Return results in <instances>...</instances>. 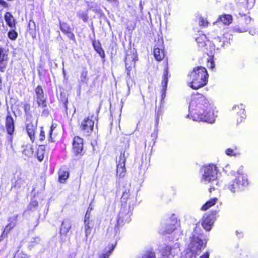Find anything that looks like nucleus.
<instances>
[{
	"label": "nucleus",
	"mask_w": 258,
	"mask_h": 258,
	"mask_svg": "<svg viewBox=\"0 0 258 258\" xmlns=\"http://www.w3.org/2000/svg\"><path fill=\"white\" fill-rule=\"evenodd\" d=\"M209 101L203 95L198 94L194 95L189 106L191 117L194 121L207 122L213 123L216 116Z\"/></svg>",
	"instance_id": "nucleus-1"
},
{
	"label": "nucleus",
	"mask_w": 258,
	"mask_h": 258,
	"mask_svg": "<svg viewBox=\"0 0 258 258\" xmlns=\"http://www.w3.org/2000/svg\"><path fill=\"white\" fill-rule=\"evenodd\" d=\"M208 78L207 70L202 67H197L188 74L187 84L193 89H198L207 84Z\"/></svg>",
	"instance_id": "nucleus-2"
},
{
	"label": "nucleus",
	"mask_w": 258,
	"mask_h": 258,
	"mask_svg": "<svg viewBox=\"0 0 258 258\" xmlns=\"http://www.w3.org/2000/svg\"><path fill=\"white\" fill-rule=\"evenodd\" d=\"M249 185L247 174L242 170H239L235 174V178L225 185V188L232 193H235L244 190Z\"/></svg>",
	"instance_id": "nucleus-3"
},
{
	"label": "nucleus",
	"mask_w": 258,
	"mask_h": 258,
	"mask_svg": "<svg viewBox=\"0 0 258 258\" xmlns=\"http://www.w3.org/2000/svg\"><path fill=\"white\" fill-rule=\"evenodd\" d=\"M202 172H203L201 178V182L205 184L211 183L214 187V185H217L218 182L217 178V169L216 166L214 164H210L207 166H204L202 168ZM214 190V187L213 188L210 187L209 191L211 192L212 190Z\"/></svg>",
	"instance_id": "nucleus-4"
},
{
	"label": "nucleus",
	"mask_w": 258,
	"mask_h": 258,
	"mask_svg": "<svg viewBox=\"0 0 258 258\" xmlns=\"http://www.w3.org/2000/svg\"><path fill=\"white\" fill-rule=\"evenodd\" d=\"M137 60V55L136 53L130 52L126 54L125 62L128 77L126 82L129 90L135 84L134 80L131 77L130 72L132 69L135 67V63Z\"/></svg>",
	"instance_id": "nucleus-5"
},
{
	"label": "nucleus",
	"mask_w": 258,
	"mask_h": 258,
	"mask_svg": "<svg viewBox=\"0 0 258 258\" xmlns=\"http://www.w3.org/2000/svg\"><path fill=\"white\" fill-rule=\"evenodd\" d=\"M206 241L201 239L199 235L194 234L191 238L188 247L193 253L197 254L206 247Z\"/></svg>",
	"instance_id": "nucleus-6"
},
{
	"label": "nucleus",
	"mask_w": 258,
	"mask_h": 258,
	"mask_svg": "<svg viewBox=\"0 0 258 258\" xmlns=\"http://www.w3.org/2000/svg\"><path fill=\"white\" fill-rule=\"evenodd\" d=\"M131 213L128 210L122 208L116 219V224L114 227V236L116 237L119 231L120 226L125 222H128Z\"/></svg>",
	"instance_id": "nucleus-7"
},
{
	"label": "nucleus",
	"mask_w": 258,
	"mask_h": 258,
	"mask_svg": "<svg viewBox=\"0 0 258 258\" xmlns=\"http://www.w3.org/2000/svg\"><path fill=\"white\" fill-rule=\"evenodd\" d=\"M128 155L125 151L121 152L117 161L116 175L119 178H123L126 175L125 162Z\"/></svg>",
	"instance_id": "nucleus-8"
},
{
	"label": "nucleus",
	"mask_w": 258,
	"mask_h": 258,
	"mask_svg": "<svg viewBox=\"0 0 258 258\" xmlns=\"http://www.w3.org/2000/svg\"><path fill=\"white\" fill-rule=\"evenodd\" d=\"M217 212L214 211L210 213H207L203 216L202 226L206 231H210L216 219Z\"/></svg>",
	"instance_id": "nucleus-9"
},
{
	"label": "nucleus",
	"mask_w": 258,
	"mask_h": 258,
	"mask_svg": "<svg viewBox=\"0 0 258 258\" xmlns=\"http://www.w3.org/2000/svg\"><path fill=\"white\" fill-rule=\"evenodd\" d=\"M94 122L89 117H85L80 124V129L85 136H89L93 130Z\"/></svg>",
	"instance_id": "nucleus-10"
},
{
	"label": "nucleus",
	"mask_w": 258,
	"mask_h": 258,
	"mask_svg": "<svg viewBox=\"0 0 258 258\" xmlns=\"http://www.w3.org/2000/svg\"><path fill=\"white\" fill-rule=\"evenodd\" d=\"M8 50L0 47V71L5 72L9 62Z\"/></svg>",
	"instance_id": "nucleus-11"
},
{
	"label": "nucleus",
	"mask_w": 258,
	"mask_h": 258,
	"mask_svg": "<svg viewBox=\"0 0 258 258\" xmlns=\"http://www.w3.org/2000/svg\"><path fill=\"white\" fill-rule=\"evenodd\" d=\"M71 227L72 224L70 220L65 219L62 221L60 227V234L62 238H63V237H66Z\"/></svg>",
	"instance_id": "nucleus-12"
},
{
	"label": "nucleus",
	"mask_w": 258,
	"mask_h": 258,
	"mask_svg": "<svg viewBox=\"0 0 258 258\" xmlns=\"http://www.w3.org/2000/svg\"><path fill=\"white\" fill-rule=\"evenodd\" d=\"M73 150L76 154L81 153L83 150V139L78 137H75L73 139Z\"/></svg>",
	"instance_id": "nucleus-13"
},
{
	"label": "nucleus",
	"mask_w": 258,
	"mask_h": 258,
	"mask_svg": "<svg viewBox=\"0 0 258 258\" xmlns=\"http://www.w3.org/2000/svg\"><path fill=\"white\" fill-rule=\"evenodd\" d=\"M161 46L159 47L155 46L154 50V55L155 58L157 61H161L164 57V52L163 50V41H161L159 42Z\"/></svg>",
	"instance_id": "nucleus-14"
},
{
	"label": "nucleus",
	"mask_w": 258,
	"mask_h": 258,
	"mask_svg": "<svg viewBox=\"0 0 258 258\" xmlns=\"http://www.w3.org/2000/svg\"><path fill=\"white\" fill-rule=\"evenodd\" d=\"M168 68L167 67L164 70L163 79L162 81V98H164L165 96V93L167 89V86L168 84Z\"/></svg>",
	"instance_id": "nucleus-15"
},
{
	"label": "nucleus",
	"mask_w": 258,
	"mask_h": 258,
	"mask_svg": "<svg viewBox=\"0 0 258 258\" xmlns=\"http://www.w3.org/2000/svg\"><path fill=\"white\" fill-rule=\"evenodd\" d=\"M6 127L7 133L12 135L14 131V124L13 119L10 115H7L6 117Z\"/></svg>",
	"instance_id": "nucleus-16"
},
{
	"label": "nucleus",
	"mask_w": 258,
	"mask_h": 258,
	"mask_svg": "<svg viewBox=\"0 0 258 258\" xmlns=\"http://www.w3.org/2000/svg\"><path fill=\"white\" fill-rule=\"evenodd\" d=\"M117 245L116 239L113 241L112 243L110 244L106 248V251L105 253L103 254L100 256V258H108L113 251Z\"/></svg>",
	"instance_id": "nucleus-17"
},
{
	"label": "nucleus",
	"mask_w": 258,
	"mask_h": 258,
	"mask_svg": "<svg viewBox=\"0 0 258 258\" xmlns=\"http://www.w3.org/2000/svg\"><path fill=\"white\" fill-rule=\"evenodd\" d=\"M5 20L7 25L11 28L15 27V19L13 16L9 12H7L4 16Z\"/></svg>",
	"instance_id": "nucleus-18"
},
{
	"label": "nucleus",
	"mask_w": 258,
	"mask_h": 258,
	"mask_svg": "<svg viewBox=\"0 0 258 258\" xmlns=\"http://www.w3.org/2000/svg\"><path fill=\"white\" fill-rule=\"evenodd\" d=\"M221 22L224 25H228L232 23V16L228 14H225L220 16L218 20V22Z\"/></svg>",
	"instance_id": "nucleus-19"
},
{
	"label": "nucleus",
	"mask_w": 258,
	"mask_h": 258,
	"mask_svg": "<svg viewBox=\"0 0 258 258\" xmlns=\"http://www.w3.org/2000/svg\"><path fill=\"white\" fill-rule=\"evenodd\" d=\"M17 217H15L13 221H11L4 228L2 235V236H7V234L12 229L16 224Z\"/></svg>",
	"instance_id": "nucleus-20"
},
{
	"label": "nucleus",
	"mask_w": 258,
	"mask_h": 258,
	"mask_svg": "<svg viewBox=\"0 0 258 258\" xmlns=\"http://www.w3.org/2000/svg\"><path fill=\"white\" fill-rule=\"evenodd\" d=\"M35 126L32 123H30L27 124L26 126V130L30 139L33 142L34 140V132Z\"/></svg>",
	"instance_id": "nucleus-21"
},
{
	"label": "nucleus",
	"mask_w": 258,
	"mask_h": 258,
	"mask_svg": "<svg viewBox=\"0 0 258 258\" xmlns=\"http://www.w3.org/2000/svg\"><path fill=\"white\" fill-rule=\"evenodd\" d=\"M25 185V182L24 177L20 175V176H17V179L15 181L14 184H13V187L21 188V187H24Z\"/></svg>",
	"instance_id": "nucleus-22"
},
{
	"label": "nucleus",
	"mask_w": 258,
	"mask_h": 258,
	"mask_svg": "<svg viewBox=\"0 0 258 258\" xmlns=\"http://www.w3.org/2000/svg\"><path fill=\"white\" fill-rule=\"evenodd\" d=\"M217 201L218 199L217 198L211 199L202 207L201 210L203 211L207 210L211 206L214 205Z\"/></svg>",
	"instance_id": "nucleus-23"
},
{
	"label": "nucleus",
	"mask_w": 258,
	"mask_h": 258,
	"mask_svg": "<svg viewBox=\"0 0 258 258\" xmlns=\"http://www.w3.org/2000/svg\"><path fill=\"white\" fill-rule=\"evenodd\" d=\"M92 223H87L86 221L84 223V232L85 233V238L88 239L89 236L91 234L92 229L93 227Z\"/></svg>",
	"instance_id": "nucleus-24"
},
{
	"label": "nucleus",
	"mask_w": 258,
	"mask_h": 258,
	"mask_svg": "<svg viewBox=\"0 0 258 258\" xmlns=\"http://www.w3.org/2000/svg\"><path fill=\"white\" fill-rule=\"evenodd\" d=\"M225 154L229 156L236 157L240 155V153L238 150V148L235 147L234 149L228 148L226 149Z\"/></svg>",
	"instance_id": "nucleus-25"
},
{
	"label": "nucleus",
	"mask_w": 258,
	"mask_h": 258,
	"mask_svg": "<svg viewBox=\"0 0 258 258\" xmlns=\"http://www.w3.org/2000/svg\"><path fill=\"white\" fill-rule=\"evenodd\" d=\"M77 16L80 19H82L84 22L88 21V10L85 11L80 10L77 12Z\"/></svg>",
	"instance_id": "nucleus-26"
},
{
	"label": "nucleus",
	"mask_w": 258,
	"mask_h": 258,
	"mask_svg": "<svg viewBox=\"0 0 258 258\" xmlns=\"http://www.w3.org/2000/svg\"><path fill=\"white\" fill-rule=\"evenodd\" d=\"M47 98L45 96L36 98V101L38 106L41 108H45L47 106Z\"/></svg>",
	"instance_id": "nucleus-27"
},
{
	"label": "nucleus",
	"mask_w": 258,
	"mask_h": 258,
	"mask_svg": "<svg viewBox=\"0 0 258 258\" xmlns=\"http://www.w3.org/2000/svg\"><path fill=\"white\" fill-rule=\"evenodd\" d=\"M237 109H239L240 111L237 113L238 114L241 115V118H245V114L244 113V106L243 105L241 104L240 105H235L233 107V110H237Z\"/></svg>",
	"instance_id": "nucleus-28"
},
{
	"label": "nucleus",
	"mask_w": 258,
	"mask_h": 258,
	"mask_svg": "<svg viewBox=\"0 0 258 258\" xmlns=\"http://www.w3.org/2000/svg\"><path fill=\"white\" fill-rule=\"evenodd\" d=\"M60 29L64 33L66 34L71 31V28L68 24L64 22H59Z\"/></svg>",
	"instance_id": "nucleus-29"
},
{
	"label": "nucleus",
	"mask_w": 258,
	"mask_h": 258,
	"mask_svg": "<svg viewBox=\"0 0 258 258\" xmlns=\"http://www.w3.org/2000/svg\"><path fill=\"white\" fill-rule=\"evenodd\" d=\"M38 202L34 200H32L27 207V210L30 211H34L36 210L38 206Z\"/></svg>",
	"instance_id": "nucleus-30"
},
{
	"label": "nucleus",
	"mask_w": 258,
	"mask_h": 258,
	"mask_svg": "<svg viewBox=\"0 0 258 258\" xmlns=\"http://www.w3.org/2000/svg\"><path fill=\"white\" fill-rule=\"evenodd\" d=\"M206 39V37L205 35H202L196 39V41L198 44L199 47H202L207 45L205 42V40Z\"/></svg>",
	"instance_id": "nucleus-31"
},
{
	"label": "nucleus",
	"mask_w": 258,
	"mask_h": 258,
	"mask_svg": "<svg viewBox=\"0 0 258 258\" xmlns=\"http://www.w3.org/2000/svg\"><path fill=\"white\" fill-rule=\"evenodd\" d=\"M69 177V173L66 171L60 170L59 172V179L61 182L65 181Z\"/></svg>",
	"instance_id": "nucleus-32"
},
{
	"label": "nucleus",
	"mask_w": 258,
	"mask_h": 258,
	"mask_svg": "<svg viewBox=\"0 0 258 258\" xmlns=\"http://www.w3.org/2000/svg\"><path fill=\"white\" fill-rule=\"evenodd\" d=\"M35 92L36 94V98L45 96L43 90L41 86L39 85L35 88Z\"/></svg>",
	"instance_id": "nucleus-33"
},
{
	"label": "nucleus",
	"mask_w": 258,
	"mask_h": 258,
	"mask_svg": "<svg viewBox=\"0 0 258 258\" xmlns=\"http://www.w3.org/2000/svg\"><path fill=\"white\" fill-rule=\"evenodd\" d=\"M24 110L25 112V115L27 117V119H28L29 118L32 117L30 104H25V105L24 106Z\"/></svg>",
	"instance_id": "nucleus-34"
},
{
	"label": "nucleus",
	"mask_w": 258,
	"mask_h": 258,
	"mask_svg": "<svg viewBox=\"0 0 258 258\" xmlns=\"http://www.w3.org/2000/svg\"><path fill=\"white\" fill-rule=\"evenodd\" d=\"M130 195L128 191H125L124 192L122 195L121 198V202L122 203L126 204L128 200L130 201L131 200V198H130Z\"/></svg>",
	"instance_id": "nucleus-35"
},
{
	"label": "nucleus",
	"mask_w": 258,
	"mask_h": 258,
	"mask_svg": "<svg viewBox=\"0 0 258 258\" xmlns=\"http://www.w3.org/2000/svg\"><path fill=\"white\" fill-rule=\"evenodd\" d=\"M88 7L87 10H92L93 11H97V4L96 3L91 2H86Z\"/></svg>",
	"instance_id": "nucleus-36"
},
{
	"label": "nucleus",
	"mask_w": 258,
	"mask_h": 258,
	"mask_svg": "<svg viewBox=\"0 0 258 258\" xmlns=\"http://www.w3.org/2000/svg\"><path fill=\"white\" fill-rule=\"evenodd\" d=\"M17 33L14 30H11L9 32L8 36L9 38L11 40H15L17 37Z\"/></svg>",
	"instance_id": "nucleus-37"
},
{
	"label": "nucleus",
	"mask_w": 258,
	"mask_h": 258,
	"mask_svg": "<svg viewBox=\"0 0 258 258\" xmlns=\"http://www.w3.org/2000/svg\"><path fill=\"white\" fill-rule=\"evenodd\" d=\"M45 147L43 145H40L38 150V159L39 161H42L44 158L43 154H42L41 155L39 154L40 151H43L44 150Z\"/></svg>",
	"instance_id": "nucleus-38"
},
{
	"label": "nucleus",
	"mask_w": 258,
	"mask_h": 258,
	"mask_svg": "<svg viewBox=\"0 0 258 258\" xmlns=\"http://www.w3.org/2000/svg\"><path fill=\"white\" fill-rule=\"evenodd\" d=\"M94 47L95 50L100 55H101V53H103V51L102 49L101 48L99 43L96 44L95 43H93Z\"/></svg>",
	"instance_id": "nucleus-39"
},
{
	"label": "nucleus",
	"mask_w": 258,
	"mask_h": 258,
	"mask_svg": "<svg viewBox=\"0 0 258 258\" xmlns=\"http://www.w3.org/2000/svg\"><path fill=\"white\" fill-rule=\"evenodd\" d=\"M143 258H156V256L154 252L148 251Z\"/></svg>",
	"instance_id": "nucleus-40"
},
{
	"label": "nucleus",
	"mask_w": 258,
	"mask_h": 258,
	"mask_svg": "<svg viewBox=\"0 0 258 258\" xmlns=\"http://www.w3.org/2000/svg\"><path fill=\"white\" fill-rule=\"evenodd\" d=\"M56 127L55 126H54V124H52L51 126L50 131H49V135L48 137V140L51 142H54L52 138V134L53 132V130Z\"/></svg>",
	"instance_id": "nucleus-41"
},
{
	"label": "nucleus",
	"mask_w": 258,
	"mask_h": 258,
	"mask_svg": "<svg viewBox=\"0 0 258 258\" xmlns=\"http://www.w3.org/2000/svg\"><path fill=\"white\" fill-rule=\"evenodd\" d=\"M89 219H90V212L89 211V209H88L86 212V213L85 215L84 223H85L86 221L87 223H92L89 220Z\"/></svg>",
	"instance_id": "nucleus-42"
},
{
	"label": "nucleus",
	"mask_w": 258,
	"mask_h": 258,
	"mask_svg": "<svg viewBox=\"0 0 258 258\" xmlns=\"http://www.w3.org/2000/svg\"><path fill=\"white\" fill-rule=\"evenodd\" d=\"M199 23L200 26H206L208 24V22L204 20L203 18H200Z\"/></svg>",
	"instance_id": "nucleus-43"
},
{
	"label": "nucleus",
	"mask_w": 258,
	"mask_h": 258,
	"mask_svg": "<svg viewBox=\"0 0 258 258\" xmlns=\"http://www.w3.org/2000/svg\"><path fill=\"white\" fill-rule=\"evenodd\" d=\"M87 72H83L81 75V80L82 82H85L86 81Z\"/></svg>",
	"instance_id": "nucleus-44"
},
{
	"label": "nucleus",
	"mask_w": 258,
	"mask_h": 258,
	"mask_svg": "<svg viewBox=\"0 0 258 258\" xmlns=\"http://www.w3.org/2000/svg\"><path fill=\"white\" fill-rule=\"evenodd\" d=\"M39 139L41 141H43L45 139V133L44 131L43 130L42 127H41V132L39 135Z\"/></svg>",
	"instance_id": "nucleus-45"
},
{
	"label": "nucleus",
	"mask_w": 258,
	"mask_h": 258,
	"mask_svg": "<svg viewBox=\"0 0 258 258\" xmlns=\"http://www.w3.org/2000/svg\"><path fill=\"white\" fill-rule=\"evenodd\" d=\"M17 258H29V256L26 253L21 252L18 254Z\"/></svg>",
	"instance_id": "nucleus-46"
},
{
	"label": "nucleus",
	"mask_w": 258,
	"mask_h": 258,
	"mask_svg": "<svg viewBox=\"0 0 258 258\" xmlns=\"http://www.w3.org/2000/svg\"><path fill=\"white\" fill-rule=\"evenodd\" d=\"M66 34H67L68 37L70 39H71L72 40H74L75 39V36H74V34L71 32V30L70 31V32L69 33H66Z\"/></svg>",
	"instance_id": "nucleus-47"
},
{
	"label": "nucleus",
	"mask_w": 258,
	"mask_h": 258,
	"mask_svg": "<svg viewBox=\"0 0 258 258\" xmlns=\"http://www.w3.org/2000/svg\"><path fill=\"white\" fill-rule=\"evenodd\" d=\"M40 241V239L38 237L36 238L33 241L31 242V246H34L35 243H38Z\"/></svg>",
	"instance_id": "nucleus-48"
},
{
	"label": "nucleus",
	"mask_w": 258,
	"mask_h": 258,
	"mask_svg": "<svg viewBox=\"0 0 258 258\" xmlns=\"http://www.w3.org/2000/svg\"><path fill=\"white\" fill-rule=\"evenodd\" d=\"M174 225H171L170 228L169 229H167L166 231V233H170V232H172L174 230Z\"/></svg>",
	"instance_id": "nucleus-49"
},
{
	"label": "nucleus",
	"mask_w": 258,
	"mask_h": 258,
	"mask_svg": "<svg viewBox=\"0 0 258 258\" xmlns=\"http://www.w3.org/2000/svg\"><path fill=\"white\" fill-rule=\"evenodd\" d=\"M199 258H209V253L208 252H206Z\"/></svg>",
	"instance_id": "nucleus-50"
},
{
	"label": "nucleus",
	"mask_w": 258,
	"mask_h": 258,
	"mask_svg": "<svg viewBox=\"0 0 258 258\" xmlns=\"http://www.w3.org/2000/svg\"><path fill=\"white\" fill-rule=\"evenodd\" d=\"M208 65V67L211 69H213L215 67V64L213 61H209Z\"/></svg>",
	"instance_id": "nucleus-51"
},
{
	"label": "nucleus",
	"mask_w": 258,
	"mask_h": 258,
	"mask_svg": "<svg viewBox=\"0 0 258 258\" xmlns=\"http://www.w3.org/2000/svg\"><path fill=\"white\" fill-rule=\"evenodd\" d=\"M1 5L4 7H6L8 6V4L5 1H4L3 2H1Z\"/></svg>",
	"instance_id": "nucleus-52"
},
{
	"label": "nucleus",
	"mask_w": 258,
	"mask_h": 258,
	"mask_svg": "<svg viewBox=\"0 0 258 258\" xmlns=\"http://www.w3.org/2000/svg\"><path fill=\"white\" fill-rule=\"evenodd\" d=\"M236 233H237V234H240V235L239 236V238L241 237H242L243 234H242V232L239 233L238 231H236Z\"/></svg>",
	"instance_id": "nucleus-53"
},
{
	"label": "nucleus",
	"mask_w": 258,
	"mask_h": 258,
	"mask_svg": "<svg viewBox=\"0 0 258 258\" xmlns=\"http://www.w3.org/2000/svg\"><path fill=\"white\" fill-rule=\"evenodd\" d=\"M109 2H112V3H116L117 2V0H107Z\"/></svg>",
	"instance_id": "nucleus-54"
},
{
	"label": "nucleus",
	"mask_w": 258,
	"mask_h": 258,
	"mask_svg": "<svg viewBox=\"0 0 258 258\" xmlns=\"http://www.w3.org/2000/svg\"><path fill=\"white\" fill-rule=\"evenodd\" d=\"M158 121H159V116H157V118H156V124L157 125L158 123Z\"/></svg>",
	"instance_id": "nucleus-55"
},
{
	"label": "nucleus",
	"mask_w": 258,
	"mask_h": 258,
	"mask_svg": "<svg viewBox=\"0 0 258 258\" xmlns=\"http://www.w3.org/2000/svg\"><path fill=\"white\" fill-rule=\"evenodd\" d=\"M32 22L33 23H34V22L33 21H30V22H29V26L31 25V22Z\"/></svg>",
	"instance_id": "nucleus-56"
},
{
	"label": "nucleus",
	"mask_w": 258,
	"mask_h": 258,
	"mask_svg": "<svg viewBox=\"0 0 258 258\" xmlns=\"http://www.w3.org/2000/svg\"><path fill=\"white\" fill-rule=\"evenodd\" d=\"M90 209V210H92V207H90V206H89V207L88 209L89 210Z\"/></svg>",
	"instance_id": "nucleus-57"
},
{
	"label": "nucleus",
	"mask_w": 258,
	"mask_h": 258,
	"mask_svg": "<svg viewBox=\"0 0 258 258\" xmlns=\"http://www.w3.org/2000/svg\"><path fill=\"white\" fill-rule=\"evenodd\" d=\"M63 74H65V71H64V69H63Z\"/></svg>",
	"instance_id": "nucleus-58"
},
{
	"label": "nucleus",
	"mask_w": 258,
	"mask_h": 258,
	"mask_svg": "<svg viewBox=\"0 0 258 258\" xmlns=\"http://www.w3.org/2000/svg\"><path fill=\"white\" fill-rule=\"evenodd\" d=\"M4 0H0V4H1V2H3Z\"/></svg>",
	"instance_id": "nucleus-59"
},
{
	"label": "nucleus",
	"mask_w": 258,
	"mask_h": 258,
	"mask_svg": "<svg viewBox=\"0 0 258 258\" xmlns=\"http://www.w3.org/2000/svg\"><path fill=\"white\" fill-rule=\"evenodd\" d=\"M171 217H175V215H172Z\"/></svg>",
	"instance_id": "nucleus-60"
},
{
	"label": "nucleus",
	"mask_w": 258,
	"mask_h": 258,
	"mask_svg": "<svg viewBox=\"0 0 258 258\" xmlns=\"http://www.w3.org/2000/svg\"><path fill=\"white\" fill-rule=\"evenodd\" d=\"M90 258H93V257H90Z\"/></svg>",
	"instance_id": "nucleus-61"
}]
</instances>
